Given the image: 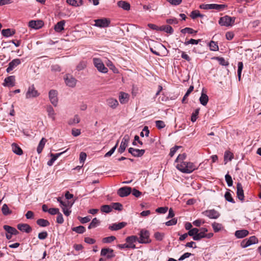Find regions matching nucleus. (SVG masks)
<instances>
[{
	"mask_svg": "<svg viewBox=\"0 0 261 261\" xmlns=\"http://www.w3.org/2000/svg\"><path fill=\"white\" fill-rule=\"evenodd\" d=\"M93 62L94 66L100 72L107 73L108 71V68L105 67L102 61L99 58H94Z\"/></svg>",
	"mask_w": 261,
	"mask_h": 261,
	"instance_id": "nucleus-4",
	"label": "nucleus"
},
{
	"mask_svg": "<svg viewBox=\"0 0 261 261\" xmlns=\"http://www.w3.org/2000/svg\"><path fill=\"white\" fill-rule=\"evenodd\" d=\"M4 229L10 234L16 235L18 233V231L14 227L8 225H4Z\"/></svg>",
	"mask_w": 261,
	"mask_h": 261,
	"instance_id": "nucleus-28",
	"label": "nucleus"
},
{
	"mask_svg": "<svg viewBox=\"0 0 261 261\" xmlns=\"http://www.w3.org/2000/svg\"><path fill=\"white\" fill-rule=\"evenodd\" d=\"M15 34V31L10 29H4L2 31V34L6 37H10Z\"/></svg>",
	"mask_w": 261,
	"mask_h": 261,
	"instance_id": "nucleus-33",
	"label": "nucleus"
},
{
	"mask_svg": "<svg viewBox=\"0 0 261 261\" xmlns=\"http://www.w3.org/2000/svg\"><path fill=\"white\" fill-rule=\"evenodd\" d=\"M21 63L20 60L18 59H14L9 63L8 67L6 69L7 72H10L17 65Z\"/></svg>",
	"mask_w": 261,
	"mask_h": 261,
	"instance_id": "nucleus-16",
	"label": "nucleus"
},
{
	"mask_svg": "<svg viewBox=\"0 0 261 261\" xmlns=\"http://www.w3.org/2000/svg\"><path fill=\"white\" fill-rule=\"evenodd\" d=\"M138 238L136 236H132L128 237L126 238V242L127 243H134L135 242H138Z\"/></svg>",
	"mask_w": 261,
	"mask_h": 261,
	"instance_id": "nucleus-44",
	"label": "nucleus"
},
{
	"mask_svg": "<svg viewBox=\"0 0 261 261\" xmlns=\"http://www.w3.org/2000/svg\"><path fill=\"white\" fill-rule=\"evenodd\" d=\"M224 197L225 199L228 202H231L232 203H234L235 202L234 200L232 197L231 194L230 193L229 190L225 193Z\"/></svg>",
	"mask_w": 261,
	"mask_h": 261,
	"instance_id": "nucleus-42",
	"label": "nucleus"
},
{
	"mask_svg": "<svg viewBox=\"0 0 261 261\" xmlns=\"http://www.w3.org/2000/svg\"><path fill=\"white\" fill-rule=\"evenodd\" d=\"M107 103L109 107L113 109H116L119 105L117 100L113 98H108Z\"/></svg>",
	"mask_w": 261,
	"mask_h": 261,
	"instance_id": "nucleus-20",
	"label": "nucleus"
},
{
	"mask_svg": "<svg viewBox=\"0 0 261 261\" xmlns=\"http://www.w3.org/2000/svg\"><path fill=\"white\" fill-rule=\"evenodd\" d=\"M43 25L42 20H31L29 22V26L34 29H39Z\"/></svg>",
	"mask_w": 261,
	"mask_h": 261,
	"instance_id": "nucleus-15",
	"label": "nucleus"
},
{
	"mask_svg": "<svg viewBox=\"0 0 261 261\" xmlns=\"http://www.w3.org/2000/svg\"><path fill=\"white\" fill-rule=\"evenodd\" d=\"M39 93L35 88L34 85H32L29 87L27 92L25 94V98L30 99L32 98L37 97L39 95Z\"/></svg>",
	"mask_w": 261,
	"mask_h": 261,
	"instance_id": "nucleus-6",
	"label": "nucleus"
},
{
	"mask_svg": "<svg viewBox=\"0 0 261 261\" xmlns=\"http://www.w3.org/2000/svg\"><path fill=\"white\" fill-rule=\"evenodd\" d=\"M72 230L78 233H83L86 231V229L83 226L73 227Z\"/></svg>",
	"mask_w": 261,
	"mask_h": 261,
	"instance_id": "nucleus-43",
	"label": "nucleus"
},
{
	"mask_svg": "<svg viewBox=\"0 0 261 261\" xmlns=\"http://www.w3.org/2000/svg\"><path fill=\"white\" fill-rule=\"evenodd\" d=\"M247 240L251 245L258 243V239L255 236H251Z\"/></svg>",
	"mask_w": 261,
	"mask_h": 261,
	"instance_id": "nucleus-59",
	"label": "nucleus"
},
{
	"mask_svg": "<svg viewBox=\"0 0 261 261\" xmlns=\"http://www.w3.org/2000/svg\"><path fill=\"white\" fill-rule=\"evenodd\" d=\"M13 42L11 41L8 42H3L2 44L3 49H5L8 47H12L13 46Z\"/></svg>",
	"mask_w": 261,
	"mask_h": 261,
	"instance_id": "nucleus-60",
	"label": "nucleus"
},
{
	"mask_svg": "<svg viewBox=\"0 0 261 261\" xmlns=\"http://www.w3.org/2000/svg\"><path fill=\"white\" fill-rule=\"evenodd\" d=\"M154 238L155 239L158 241H162L164 237V233L159 232H156L154 234Z\"/></svg>",
	"mask_w": 261,
	"mask_h": 261,
	"instance_id": "nucleus-58",
	"label": "nucleus"
},
{
	"mask_svg": "<svg viewBox=\"0 0 261 261\" xmlns=\"http://www.w3.org/2000/svg\"><path fill=\"white\" fill-rule=\"evenodd\" d=\"M199 112V109H197L195 110L194 112H193L191 116V120L192 122H195L197 119V116H198Z\"/></svg>",
	"mask_w": 261,
	"mask_h": 261,
	"instance_id": "nucleus-57",
	"label": "nucleus"
},
{
	"mask_svg": "<svg viewBox=\"0 0 261 261\" xmlns=\"http://www.w3.org/2000/svg\"><path fill=\"white\" fill-rule=\"evenodd\" d=\"M116 237L115 236H110L108 237L104 238L102 239V242L104 243H110L116 240Z\"/></svg>",
	"mask_w": 261,
	"mask_h": 261,
	"instance_id": "nucleus-47",
	"label": "nucleus"
},
{
	"mask_svg": "<svg viewBox=\"0 0 261 261\" xmlns=\"http://www.w3.org/2000/svg\"><path fill=\"white\" fill-rule=\"evenodd\" d=\"M198 231H199V229L197 228H194L190 230L188 234L190 236L193 237V239H194V237L197 235Z\"/></svg>",
	"mask_w": 261,
	"mask_h": 261,
	"instance_id": "nucleus-53",
	"label": "nucleus"
},
{
	"mask_svg": "<svg viewBox=\"0 0 261 261\" xmlns=\"http://www.w3.org/2000/svg\"><path fill=\"white\" fill-rule=\"evenodd\" d=\"M237 194L238 198L241 200L243 201L244 199V191L242 184L238 182L237 185Z\"/></svg>",
	"mask_w": 261,
	"mask_h": 261,
	"instance_id": "nucleus-18",
	"label": "nucleus"
},
{
	"mask_svg": "<svg viewBox=\"0 0 261 261\" xmlns=\"http://www.w3.org/2000/svg\"><path fill=\"white\" fill-rule=\"evenodd\" d=\"M127 225L125 222H122L118 223H114L109 226V228L111 230H118L124 227Z\"/></svg>",
	"mask_w": 261,
	"mask_h": 261,
	"instance_id": "nucleus-17",
	"label": "nucleus"
},
{
	"mask_svg": "<svg viewBox=\"0 0 261 261\" xmlns=\"http://www.w3.org/2000/svg\"><path fill=\"white\" fill-rule=\"evenodd\" d=\"M117 6L125 11H128L130 8V5L129 3L123 1H118L117 2Z\"/></svg>",
	"mask_w": 261,
	"mask_h": 261,
	"instance_id": "nucleus-22",
	"label": "nucleus"
},
{
	"mask_svg": "<svg viewBox=\"0 0 261 261\" xmlns=\"http://www.w3.org/2000/svg\"><path fill=\"white\" fill-rule=\"evenodd\" d=\"M225 179L228 187H231L232 186L233 181L231 176L229 174H226L225 176Z\"/></svg>",
	"mask_w": 261,
	"mask_h": 261,
	"instance_id": "nucleus-48",
	"label": "nucleus"
},
{
	"mask_svg": "<svg viewBox=\"0 0 261 261\" xmlns=\"http://www.w3.org/2000/svg\"><path fill=\"white\" fill-rule=\"evenodd\" d=\"M186 153L180 154L178 155L177 158L175 160V162L178 163H181L182 162H185L184 160L186 159Z\"/></svg>",
	"mask_w": 261,
	"mask_h": 261,
	"instance_id": "nucleus-45",
	"label": "nucleus"
},
{
	"mask_svg": "<svg viewBox=\"0 0 261 261\" xmlns=\"http://www.w3.org/2000/svg\"><path fill=\"white\" fill-rule=\"evenodd\" d=\"M87 67V62L85 61H81L76 66V69L77 71L84 70Z\"/></svg>",
	"mask_w": 261,
	"mask_h": 261,
	"instance_id": "nucleus-39",
	"label": "nucleus"
},
{
	"mask_svg": "<svg viewBox=\"0 0 261 261\" xmlns=\"http://www.w3.org/2000/svg\"><path fill=\"white\" fill-rule=\"evenodd\" d=\"M132 192V188L129 187H124L120 188L117 191L118 195L121 197H125L130 194Z\"/></svg>",
	"mask_w": 261,
	"mask_h": 261,
	"instance_id": "nucleus-9",
	"label": "nucleus"
},
{
	"mask_svg": "<svg viewBox=\"0 0 261 261\" xmlns=\"http://www.w3.org/2000/svg\"><path fill=\"white\" fill-rule=\"evenodd\" d=\"M99 223L100 222L99 220H98L96 218H95L92 220L91 222L90 223L88 226V228L91 229L93 228H95L99 225Z\"/></svg>",
	"mask_w": 261,
	"mask_h": 261,
	"instance_id": "nucleus-40",
	"label": "nucleus"
},
{
	"mask_svg": "<svg viewBox=\"0 0 261 261\" xmlns=\"http://www.w3.org/2000/svg\"><path fill=\"white\" fill-rule=\"evenodd\" d=\"M128 152L131 153L132 155L135 157H140L144 154L145 150L135 149L132 147H130L128 149Z\"/></svg>",
	"mask_w": 261,
	"mask_h": 261,
	"instance_id": "nucleus-12",
	"label": "nucleus"
},
{
	"mask_svg": "<svg viewBox=\"0 0 261 261\" xmlns=\"http://www.w3.org/2000/svg\"><path fill=\"white\" fill-rule=\"evenodd\" d=\"M57 91L55 90H51L49 92V98L51 103L56 107L58 105Z\"/></svg>",
	"mask_w": 261,
	"mask_h": 261,
	"instance_id": "nucleus-11",
	"label": "nucleus"
},
{
	"mask_svg": "<svg viewBox=\"0 0 261 261\" xmlns=\"http://www.w3.org/2000/svg\"><path fill=\"white\" fill-rule=\"evenodd\" d=\"M213 60H217L220 65L227 66L229 65V62L226 61L223 57H215L212 58Z\"/></svg>",
	"mask_w": 261,
	"mask_h": 261,
	"instance_id": "nucleus-30",
	"label": "nucleus"
},
{
	"mask_svg": "<svg viewBox=\"0 0 261 261\" xmlns=\"http://www.w3.org/2000/svg\"><path fill=\"white\" fill-rule=\"evenodd\" d=\"M199 101L200 103L203 106L206 105L208 101V96L206 94L202 93L201 96L199 98Z\"/></svg>",
	"mask_w": 261,
	"mask_h": 261,
	"instance_id": "nucleus-31",
	"label": "nucleus"
},
{
	"mask_svg": "<svg viewBox=\"0 0 261 261\" xmlns=\"http://www.w3.org/2000/svg\"><path fill=\"white\" fill-rule=\"evenodd\" d=\"M243 68V63L242 62L238 63V75L239 80H241V73Z\"/></svg>",
	"mask_w": 261,
	"mask_h": 261,
	"instance_id": "nucleus-50",
	"label": "nucleus"
},
{
	"mask_svg": "<svg viewBox=\"0 0 261 261\" xmlns=\"http://www.w3.org/2000/svg\"><path fill=\"white\" fill-rule=\"evenodd\" d=\"M64 222V219L62 214L60 212L57 215V222L59 224H62Z\"/></svg>",
	"mask_w": 261,
	"mask_h": 261,
	"instance_id": "nucleus-64",
	"label": "nucleus"
},
{
	"mask_svg": "<svg viewBox=\"0 0 261 261\" xmlns=\"http://www.w3.org/2000/svg\"><path fill=\"white\" fill-rule=\"evenodd\" d=\"M64 80L66 84L70 87H74L75 86L76 83V80L70 74H66L64 77Z\"/></svg>",
	"mask_w": 261,
	"mask_h": 261,
	"instance_id": "nucleus-8",
	"label": "nucleus"
},
{
	"mask_svg": "<svg viewBox=\"0 0 261 261\" xmlns=\"http://www.w3.org/2000/svg\"><path fill=\"white\" fill-rule=\"evenodd\" d=\"M114 251L110 248H103L101 250L100 255L101 256H107V258H111L114 257Z\"/></svg>",
	"mask_w": 261,
	"mask_h": 261,
	"instance_id": "nucleus-14",
	"label": "nucleus"
},
{
	"mask_svg": "<svg viewBox=\"0 0 261 261\" xmlns=\"http://www.w3.org/2000/svg\"><path fill=\"white\" fill-rule=\"evenodd\" d=\"M212 227L215 232H218L222 228V224L217 222L213 223L212 224Z\"/></svg>",
	"mask_w": 261,
	"mask_h": 261,
	"instance_id": "nucleus-46",
	"label": "nucleus"
},
{
	"mask_svg": "<svg viewBox=\"0 0 261 261\" xmlns=\"http://www.w3.org/2000/svg\"><path fill=\"white\" fill-rule=\"evenodd\" d=\"M176 167L178 170L185 173H191L197 169V167H196L194 163L190 162L178 163Z\"/></svg>",
	"mask_w": 261,
	"mask_h": 261,
	"instance_id": "nucleus-1",
	"label": "nucleus"
},
{
	"mask_svg": "<svg viewBox=\"0 0 261 261\" xmlns=\"http://www.w3.org/2000/svg\"><path fill=\"white\" fill-rule=\"evenodd\" d=\"M65 21L64 20L58 22L54 27V29L57 32H61L64 29Z\"/></svg>",
	"mask_w": 261,
	"mask_h": 261,
	"instance_id": "nucleus-23",
	"label": "nucleus"
},
{
	"mask_svg": "<svg viewBox=\"0 0 261 261\" xmlns=\"http://www.w3.org/2000/svg\"><path fill=\"white\" fill-rule=\"evenodd\" d=\"M47 236L48 233L46 231H42L38 234V238L40 240H44L47 237Z\"/></svg>",
	"mask_w": 261,
	"mask_h": 261,
	"instance_id": "nucleus-62",
	"label": "nucleus"
},
{
	"mask_svg": "<svg viewBox=\"0 0 261 261\" xmlns=\"http://www.w3.org/2000/svg\"><path fill=\"white\" fill-rule=\"evenodd\" d=\"M17 228L19 230L27 233L30 232L32 230V227L27 224H19L17 225Z\"/></svg>",
	"mask_w": 261,
	"mask_h": 261,
	"instance_id": "nucleus-19",
	"label": "nucleus"
},
{
	"mask_svg": "<svg viewBox=\"0 0 261 261\" xmlns=\"http://www.w3.org/2000/svg\"><path fill=\"white\" fill-rule=\"evenodd\" d=\"M48 213L51 215H54L56 214L58 215L60 212L58 208H51L49 209Z\"/></svg>",
	"mask_w": 261,
	"mask_h": 261,
	"instance_id": "nucleus-63",
	"label": "nucleus"
},
{
	"mask_svg": "<svg viewBox=\"0 0 261 261\" xmlns=\"http://www.w3.org/2000/svg\"><path fill=\"white\" fill-rule=\"evenodd\" d=\"M249 234V232L248 230L246 229H241L237 230L235 232V236L237 238H243L245 237H246Z\"/></svg>",
	"mask_w": 261,
	"mask_h": 261,
	"instance_id": "nucleus-24",
	"label": "nucleus"
},
{
	"mask_svg": "<svg viewBox=\"0 0 261 261\" xmlns=\"http://www.w3.org/2000/svg\"><path fill=\"white\" fill-rule=\"evenodd\" d=\"M46 111L47 113V115L49 118H51L53 121H55L56 120V113L53 109V108L51 106H48L46 107Z\"/></svg>",
	"mask_w": 261,
	"mask_h": 261,
	"instance_id": "nucleus-21",
	"label": "nucleus"
},
{
	"mask_svg": "<svg viewBox=\"0 0 261 261\" xmlns=\"http://www.w3.org/2000/svg\"><path fill=\"white\" fill-rule=\"evenodd\" d=\"M150 48L149 49H153L154 48H158L159 49H161L162 48H164V49H167L165 46H164L163 44L158 42H155L153 40H151L149 43Z\"/></svg>",
	"mask_w": 261,
	"mask_h": 261,
	"instance_id": "nucleus-27",
	"label": "nucleus"
},
{
	"mask_svg": "<svg viewBox=\"0 0 261 261\" xmlns=\"http://www.w3.org/2000/svg\"><path fill=\"white\" fill-rule=\"evenodd\" d=\"M181 32L182 33H184V34L188 33L189 34H192L193 33H195V34L196 33L197 31H195L193 29L190 28H186L184 29H182L181 31Z\"/></svg>",
	"mask_w": 261,
	"mask_h": 261,
	"instance_id": "nucleus-52",
	"label": "nucleus"
},
{
	"mask_svg": "<svg viewBox=\"0 0 261 261\" xmlns=\"http://www.w3.org/2000/svg\"><path fill=\"white\" fill-rule=\"evenodd\" d=\"M15 76L11 75L5 78L4 82L3 84L5 87H12L15 86Z\"/></svg>",
	"mask_w": 261,
	"mask_h": 261,
	"instance_id": "nucleus-13",
	"label": "nucleus"
},
{
	"mask_svg": "<svg viewBox=\"0 0 261 261\" xmlns=\"http://www.w3.org/2000/svg\"><path fill=\"white\" fill-rule=\"evenodd\" d=\"M119 141H117L116 145L107 153H106L105 155V157H109L112 155V154L114 152L116 148L117 147Z\"/></svg>",
	"mask_w": 261,
	"mask_h": 261,
	"instance_id": "nucleus-54",
	"label": "nucleus"
},
{
	"mask_svg": "<svg viewBox=\"0 0 261 261\" xmlns=\"http://www.w3.org/2000/svg\"><path fill=\"white\" fill-rule=\"evenodd\" d=\"M155 123L156 127L160 129L164 128L166 126L165 122L162 120H156Z\"/></svg>",
	"mask_w": 261,
	"mask_h": 261,
	"instance_id": "nucleus-51",
	"label": "nucleus"
},
{
	"mask_svg": "<svg viewBox=\"0 0 261 261\" xmlns=\"http://www.w3.org/2000/svg\"><path fill=\"white\" fill-rule=\"evenodd\" d=\"M190 16L192 19H194L198 17L202 18L204 16V15L201 14L198 10H194L191 12Z\"/></svg>",
	"mask_w": 261,
	"mask_h": 261,
	"instance_id": "nucleus-41",
	"label": "nucleus"
},
{
	"mask_svg": "<svg viewBox=\"0 0 261 261\" xmlns=\"http://www.w3.org/2000/svg\"><path fill=\"white\" fill-rule=\"evenodd\" d=\"M94 26L99 28H106L109 26L110 24V20L106 18L101 19H97L94 20Z\"/></svg>",
	"mask_w": 261,
	"mask_h": 261,
	"instance_id": "nucleus-7",
	"label": "nucleus"
},
{
	"mask_svg": "<svg viewBox=\"0 0 261 261\" xmlns=\"http://www.w3.org/2000/svg\"><path fill=\"white\" fill-rule=\"evenodd\" d=\"M204 238H205V233H203L199 231H198L197 235H196L194 237V240L199 241V240H201V239Z\"/></svg>",
	"mask_w": 261,
	"mask_h": 261,
	"instance_id": "nucleus-55",
	"label": "nucleus"
},
{
	"mask_svg": "<svg viewBox=\"0 0 261 261\" xmlns=\"http://www.w3.org/2000/svg\"><path fill=\"white\" fill-rule=\"evenodd\" d=\"M225 5H219L215 4H203L200 5V8L203 9H215L218 11H221L226 7Z\"/></svg>",
	"mask_w": 261,
	"mask_h": 261,
	"instance_id": "nucleus-5",
	"label": "nucleus"
},
{
	"mask_svg": "<svg viewBox=\"0 0 261 261\" xmlns=\"http://www.w3.org/2000/svg\"><path fill=\"white\" fill-rule=\"evenodd\" d=\"M11 146L12 150L14 153L19 155L23 154L22 150L17 144L16 143H13Z\"/></svg>",
	"mask_w": 261,
	"mask_h": 261,
	"instance_id": "nucleus-26",
	"label": "nucleus"
},
{
	"mask_svg": "<svg viewBox=\"0 0 261 261\" xmlns=\"http://www.w3.org/2000/svg\"><path fill=\"white\" fill-rule=\"evenodd\" d=\"M202 214L210 219H217L220 216L219 213L215 210H207L203 212Z\"/></svg>",
	"mask_w": 261,
	"mask_h": 261,
	"instance_id": "nucleus-10",
	"label": "nucleus"
},
{
	"mask_svg": "<svg viewBox=\"0 0 261 261\" xmlns=\"http://www.w3.org/2000/svg\"><path fill=\"white\" fill-rule=\"evenodd\" d=\"M236 18L226 15L222 17L219 20V23L221 26L229 27L232 26L234 23Z\"/></svg>",
	"mask_w": 261,
	"mask_h": 261,
	"instance_id": "nucleus-3",
	"label": "nucleus"
},
{
	"mask_svg": "<svg viewBox=\"0 0 261 261\" xmlns=\"http://www.w3.org/2000/svg\"><path fill=\"white\" fill-rule=\"evenodd\" d=\"M46 142V140L44 138H42L40 140L37 148V151L38 153H40L42 152Z\"/></svg>",
	"mask_w": 261,
	"mask_h": 261,
	"instance_id": "nucleus-32",
	"label": "nucleus"
},
{
	"mask_svg": "<svg viewBox=\"0 0 261 261\" xmlns=\"http://www.w3.org/2000/svg\"><path fill=\"white\" fill-rule=\"evenodd\" d=\"M91 216H86L85 217H83V218L81 217V218H79V220L80 221V222L84 224V223L89 222L91 220Z\"/></svg>",
	"mask_w": 261,
	"mask_h": 261,
	"instance_id": "nucleus-61",
	"label": "nucleus"
},
{
	"mask_svg": "<svg viewBox=\"0 0 261 261\" xmlns=\"http://www.w3.org/2000/svg\"><path fill=\"white\" fill-rule=\"evenodd\" d=\"M2 211L4 215L7 216L12 214V211L9 209L6 204H4L2 208Z\"/></svg>",
	"mask_w": 261,
	"mask_h": 261,
	"instance_id": "nucleus-38",
	"label": "nucleus"
},
{
	"mask_svg": "<svg viewBox=\"0 0 261 261\" xmlns=\"http://www.w3.org/2000/svg\"><path fill=\"white\" fill-rule=\"evenodd\" d=\"M139 238L138 242L141 244H148L151 242L150 239V233L147 230L142 229L140 230L139 233Z\"/></svg>",
	"mask_w": 261,
	"mask_h": 261,
	"instance_id": "nucleus-2",
	"label": "nucleus"
},
{
	"mask_svg": "<svg viewBox=\"0 0 261 261\" xmlns=\"http://www.w3.org/2000/svg\"><path fill=\"white\" fill-rule=\"evenodd\" d=\"M128 99L129 96L128 94L122 92L120 93L119 99L121 103H126L128 101Z\"/></svg>",
	"mask_w": 261,
	"mask_h": 261,
	"instance_id": "nucleus-25",
	"label": "nucleus"
},
{
	"mask_svg": "<svg viewBox=\"0 0 261 261\" xmlns=\"http://www.w3.org/2000/svg\"><path fill=\"white\" fill-rule=\"evenodd\" d=\"M129 139H130V138H129V135H124V136L123 137V138L122 140V141L121 142L120 146L122 147L126 148L128 145V142L129 141Z\"/></svg>",
	"mask_w": 261,
	"mask_h": 261,
	"instance_id": "nucleus-34",
	"label": "nucleus"
},
{
	"mask_svg": "<svg viewBox=\"0 0 261 261\" xmlns=\"http://www.w3.org/2000/svg\"><path fill=\"white\" fill-rule=\"evenodd\" d=\"M37 224L41 227H46L49 225L50 223L47 220L44 219H39L37 221Z\"/></svg>",
	"mask_w": 261,
	"mask_h": 261,
	"instance_id": "nucleus-35",
	"label": "nucleus"
},
{
	"mask_svg": "<svg viewBox=\"0 0 261 261\" xmlns=\"http://www.w3.org/2000/svg\"><path fill=\"white\" fill-rule=\"evenodd\" d=\"M112 210V207L109 205H103L101 207L102 212L109 213Z\"/></svg>",
	"mask_w": 261,
	"mask_h": 261,
	"instance_id": "nucleus-49",
	"label": "nucleus"
},
{
	"mask_svg": "<svg viewBox=\"0 0 261 261\" xmlns=\"http://www.w3.org/2000/svg\"><path fill=\"white\" fill-rule=\"evenodd\" d=\"M80 121V118L77 115H75L73 118L69 120L68 123L69 125H72L79 123Z\"/></svg>",
	"mask_w": 261,
	"mask_h": 261,
	"instance_id": "nucleus-37",
	"label": "nucleus"
},
{
	"mask_svg": "<svg viewBox=\"0 0 261 261\" xmlns=\"http://www.w3.org/2000/svg\"><path fill=\"white\" fill-rule=\"evenodd\" d=\"M233 158V154L230 151H226L224 153V161L226 164L228 161H230Z\"/></svg>",
	"mask_w": 261,
	"mask_h": 261,
	"instance_id": "nucleus-36",
	"label": "nucleus"
},
{
	"mask_svg": "<svg viewBox=\"0 0 261 261\" xmlns=\"http://www.w3.org/2000/svg\"><path fill=\"white\" fill-rule=\"evenodd\" d=\"M180 148H181V146H175L174 147L171 148L170 149L169 155L171 157H172L175 154V153L176 152L177 150Z\"/></svg>",
	"mask_w": 261,
	"mask_h": 261,
	"instance_id": "nucleus-56",
	"label": "nucleus"
},
{
	"mask_svg": "<svg viewBox=\"0 0 261 261\" xmlns=\"http://www.w3.org/2000/svg\"><path fill=\"white\" fill-rule=\"evenodd\" d=\"M66 2L69 5L74 7H79L83 4L82 0H66Z\"/></svg>",
	"mask_w": 261,
	"mask_h": 261,
	"instance_id": "nucleus-29",
	"label": "nucleus"
}]
</instances>
